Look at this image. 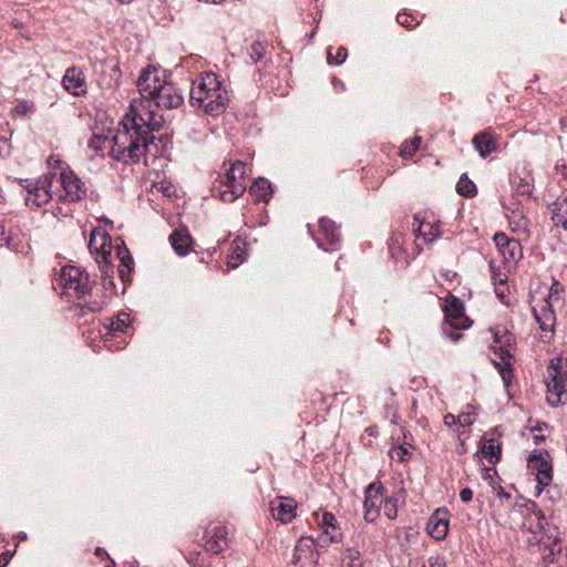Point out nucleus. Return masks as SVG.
<instances>
[{
    "mask_svg": "<svg viewBox=\"0 0 567 567\" xmlns=\"http://www.w3.org/2000/svg\"><path fill=\"white\" fill-rule=\"evenodd\" d=\"M514 338L507 331H503L497 328L494 331V354L495 358L492 359L493 364L498 370L502 379L506 385L511 383L512 379V348H513Z\"/></svg>",
    "mask_w": 567,
    "mask_h": 567,
    "instance_id": "8",
    "label": "nucleus"
},
{
    "mask_svg": "<svg viewBox=\"0 0 567 567\" xmlns=\"http://www.w3.org/2000/svg\"><path fill=\"white\" fill-rule=\"evenodd\" d=\"M473 145L481 157L485 158L496 151L497 141L488 132H482L474 136Z\"/></svg>",
    "mask_w": 567,
    "mask_h": 567,
    "instance_id": "21",
    "label": "nucleus"
},
{
    "mask_svg": "<svg viewBox=\"0 0 567 567\" xmlns=\"http://www.w3.org/2000/svg\"><path fill=\"white\" fill-rule=\"evenodd\" d=\"M493 240L496 245V248H506L511 243V239L504 233H496L493 237Z\"/></svg>",
    "mask_w": 567,
    "mask_h": 567,
    "instance_id": "41",
    "label": "nucleus"
},
{
    "mask_svg": "<svg viewBox=\"0 0 567 567\" xmlns=\"http://www.w3.org/2000/svg\"><path fill=\"white\" fill-rule=\"evenodd\" d=\"M95 252V260L101 265V269L107 274V267H109V258L112 255V250H94Z\"/></svg>",
    "mask_w": 567,
    "mask_h": 567,
    "instance_id": "37",
    "label": "nucleus"
},
{
    "mask_svg": "<svg viewBox=\"0 0 567 567\" xmlns=\"http://www.w3.org/2000/svg\"><path fill=\"white\" fill-rule=\"evenodd\" d=\"M347 56H348V51L343 47L337 48L336 54L332 53V48L328 49V58L327 59H328V63H330V64H332V63L337 64V65L342 64L346 61Z\"/></svg>",
    "mask_w": 567,
    "mask_h": 567,
    "instance_id": "32",
    "label": "nucleus"
},
{
    "mask_svg": "<svg viewBox=\"0 0 567 567\" xmlns=\"http://www.w3.org/2000/svg\"><path fill=\"white\" fill-rule=\"evenodd\" d=\"M11 245V238L6 234L4 226L0 221V248Z\"/></svg>",
    "mask_w": 567,
    "mask_h": 567,
    "instance_id": "44",
    "label": "nucleus"
},
{
    "mask_svg": "<svg viewBox=\"0 0 567 567\" xmlns=\"http://www.w3.org/2000/svg\"><path fill=\"white\" fill-rule=\"evenodd\" d=\"M316 522L323 530L330 543H337L341 539L342 534L337 524V518L332 513L323 512L322 514L313 513Z\"/></svg>",
    "mask_w": 567,
    "mask_h": 567,
    "instance_id": "19",
    "label": "nucleus"
},
{
    "mask_svg": "<svg viewBox=\"0 0 567 567\" xmlns=\"http://www.w3.org/2000/svg\"><path fill=\"white\" fill-rule=\"evenodd\" d=\"M440 223L435 220L434 216L421 218L420 214L415 215L413 230L417 241L416 248H421L422 245H429L440 237Z\"/></svg>",
    "mask_w": 567,
    "mask_h": 567,
    "instance_id": "14",
    "label": "nucleus"
},
{
    "mask_svg": "<svg viewBox=\"0 0 567 567\" xmlns=\"http://www.w3.org/2000/svg\"><path fill=\"white\" fill-rule=\"evenodd\" d=\"M237 239H238V238H236V239L234 240L233 245H235V246H234L233 248L239 249L240 247H239V244H238V240H237Z\"/></svg>",
    "mask_w": 567,
    "mask_h": 567,
    "instance_id": "59",
    "label": "nucleus"
},
{
    "mask_svg": "<svg viewBox=\"0 0 567 567\" xmlns=\"http://www.w3.org/2000/svg\"><path fill=\"white\" fill-rule=\"evenodd\" d=\"M496 254L491 257L489 268H491V278L493 285L495 286V295L501 300L503 305H509V296H508V269L506 267L502 268L499 262L505 264V250H495Z\"/></svg>",
    "mask_w": 567,
    "mask_h": 567,
    "instance_id": "12",
    "label": "nucleus"
},
{
    "mask_svg": "<svg viewBox=\"0 0 567 567\" xmlns=\"http://www.w3.org/2000/svg\"><path fill=\"white\" fill-rule=\"evenodd\" d=\"M561 358H555L547 367V401L551 406H558L566 396L567 371Z\"/></svg>",
    "mask_w": 567,
    "mask_h": 567,
    "instance_id": "9",
    "label": "nucleus"
},
{
    "mask_svg": "<svg viewBox=\"0 0 567 567\" xmlns=\"http://www.w3.org/2000/svg\"><path fill=\"white\" fill-rule=\"evenodd\" d=\"M59 163H60V161H59L58 158H55L54 156H50V157L48 158V164H49L50 166L58 165Z\"/></svg>",
    "mask_w": 567,
    "mask_h": 567,
    "instance_id": "51",
    "label": "nucleus"
},
{
    "mask_svg": "<svg viewBox=\"0 0 567 567\" xmlns=\"http://www.w3.org/2000/svg\"><path fill=\"white\" fill-rule=\"evenodd\" d=\"M309 551L311 554V546L307 544L303 539H299L295 547L293 554V564H299L302 561L305 554Z\"/></svg>",
    "mask_w": 567,
    "mask_h": 567,
    "instance_id": "34",
    "label": "nucleus"
},
{
    "mask_svg": "<svg viewBox=\"0 0 567 567\" xmlns=\"http://www.w3.org/2000/svg\"><path fill=\"white\" fill-rule=\"evenodd\" d=\"M527 509L533 513L538 519H544L545 516L543 512L538 508L535 502H530L526 505Z\"/></svg>",
    "mask_w": 567,
    "mask_h": 567,
    "instance_id": "45",
    "label": "nucleus"
},
{
    "mask_svg": "<svg viewBox=\"0 0 567 567\" xmlns=\"http://www.w3.org/2000/svg\"><path fill=\"white\" fill-rule=\"evenodd\" d=\"M267 47L265 43L256 41L248 49V54L251 63H257L262 60L266 54Z\"/></svg>",
    "mask_w": 567,
    "mask_h": 567,
    "instance_id": "30",
    "label": "nucleus"
},
{
    "mask_svg": "<svg viewBox=\"0 0 567 567\" xmlns=\"http://www.w3.org/2000/svg\"><path fill=\"white\" fill-rule=\"evenodd\" d=\"M406 454H408V450L401 445L394 446L389 451V455H390L391 460L396 461V462H404Z\"/></svg>",
    "mask_w": 567,
    "mask_h": 567,
    "instance_id": "39",
    "label": "nucleus"
},
{
    "mask_svg": "<svg viewBox=\"0 0 567 567\" xmlns=\"http://www.w3.org/2000/svg\"><path fill=\"white\" fill-rule=\"evenodd\" d=\"M87 248H126V246L120 236L112 238L104 228L95 227L91 230Z\"/></svg>",
    "mask_w": 567,
    "mask_h": 567,
    "instance_id": "18",
    "label": "nucleus"
},
{
    "mask_svg": "<svg viewBox=\"0 0 567 567\" xmlns=\"http://www.w3.org/2000/svg\"><path fill=\"white\" fill-rule=\"evenodd\" d=\"M159 190L165 195V196H168L171 197L174 193V190L171 189V186H161Z\"/></svg>",
    "mask_w": 567,
    "mask_h": 567,
    "instance_id": "50",
    "label": "nucleus"
},
{
    "mask_svg": "<svg viewBox=\"0 0 567 567\" xmlns=\"http://www.w3.org/2000/svg\"><path fill=\"white\" fill-rule=\"evenodd\" d=\"M460 498L462 502L464 503H468L472 501L473 498V492L471 488L468 487H465V488H462L461 492H460Z\"/></svg>",
    "mask_w": 567,
    "mask_h": 567,
    "instance_id": "47",
    "label": "nucleus"
},
{
    "mask_svg": "<svg viewBox=\"0 0 567 567\" xmlns=\"http://www.w3.org/2000/svg\"><path fill=\"white\" fill-rule=\"evenodd\" d=\"M130 324V315L122 312L110 323V333L116 334L123 332Z\"/></svg>",
    "mask_w": 567,
    "mask_h": 567,
    "instance_id": "29",
    "label": "nucleus"
},
{
    "mask_svg": "<svg viewBox=\"0 0 567 567\" xmlns=\"http://www.w3.org/2000/svg\"><path fill=\"white\" fill-rule=\"evenodd\" d=\"M137 87L141 99L146 105L155 104L157 109L173 110L178 109L184 103V96L174 83L161 81L154 66L145 68L137 79Z\"/></svg>",
    "mask_w": 567,
    "mask_h": 567,
    "instance_id": "2",
    "label": "nucleus"
},
{
    "mask_svg": "<svg viewBox=\"0 0 567 567\" xmlns=\"http://www.w3.org/2000/svg\"><path fill=\"white\" fill-rule=\"evenodd\" d=\"M319 227L324 236L327 244L334 245L340 237L339 227L336 225V223L327 217H322L319 220Z\"/></svg>",
    "mask_w": 567,
    "mask_h": 567,
    "instance_id": "22",
    "label": "nucleus"
},
{
    "mask_svg": "<svg viewBox=\"0 0 567 567\" xmlns=\"http://www.w3.org/2000/svg\"><path fill=\"white\" fill-rule=\"evenodd\" d=\"M396 21L400 25L408 28V29H412L413 27H415L417 24V21L415 20V18L413 16L404 13V12L399 13L396 16Z\"/></svg>",
    "mask_w": 567,
    "mask_h": 567,
    "instance_id": "38",
    "label": "nucleus"
},
{
    "mask_svg": "<svg viewBox=\"0 0 567 567\" xmlns=\"http://www.w3.org/2000/svg\"><path fill=\"white\" fill-rule=\"evenodd\" d=\"M554 556H555V553H554L553 548L549 549L548 554L543 555L544 559L547 561H550V563L554 561Z\"/></svg>",
    "mask_w": 567,
    "mask_h": 567,
    "instance_id": "49",
    "label": "nucleus"
},
{
    "mask_svg": "<svg viewBox=\"0 0 567 567\" xmlns=\"http://www.w3.org/2000/svg\"><path fill=\"white\" fill-rule=\"evenodd\" d=\"M172 248H192L194 240L187 228L181 227L169 235Z\"/></svg>",
    "mask_w": 567,
    "mask_h": 567,
    "instance_id": "23",
    "label": "nucleus"
},
{
    "mask_svg": "<svg viewBox=\"0 0 567 567\" xmlns=\"http://www.w3.org/2000/svg\"><path fill=\"white\" fill-rule=\"evenodd\" d=\"M130 251L131 250H117V255L121 260L117 271L122 281H126L128 279L132 269L131 266L133 264V258Z\"/></svg>",
    "mask_w": 567,
    "mask_h": 567,
    "instance_id": "25",
    "label": "nucleus"
},
{
    "mask_svg": "<svg viewBox=\"0 0 567 567\" xmlns=\"http://www.w3.org/2000/svg\"><path fill=\"white\" fill-rule=\"evenodd\" d=\"M381 491L382 484L380 482L371 483L365 489L364 519L369 523L374 522L381 511L389 519H395L398 516V499L384 497Z\"/></svg>",
    "mask_w": 567,
    "mask_h": 567,
    "instance_id": "5",
    "label": "nucleus"
},
{
    "mask_svg": "<svg viewBox=\"0 0 567 567\" xmlns=\"http://www.w3.org/2000/svg\"><path fill=\"white\" fill-rule=\"evenodd\" d=\"M33 109V105L32 103L28 102V101H21L19 102L17 105H16V113L18 115H25L27 113H29L31 110Z\"/></svg>",
    "mask_w": 567,
    "mask_h": 567,
    "instance_id": "42",
    "label": "nucleus"
},
{
    "mask_svg": "<svg viewBox=\"0 0 567 567\" xmlns=\"http://www.w3.org/2000/svg\"><path fill=\"white\" fill-rule=\"evenodd\" d=\"M249 192L257 200L267 203L271 197V184L265 178H258L250 186Z\"/></svg>",
    "mask_w": 567,
    "mask_h": 567,
    "instance_id": "24",
    "label": "nucleus"
},
{
    "mask_svg": "<svg viewBox=\"0 0 567 567\" xmlns=\"http://www.w3.org/2000/svg\"><path fill=\"white\" fill-rule=\"evenodd\" d=\"M56 184L60 188L55 192L58 200L74 203L85 196V188L82 181L69 168L61 169L59 176L55 175Z\"/></svg>",
    "mask_w": 567,
    "mask_h": 567,
    "instance_id": "10",
    "label": "nucleus"
},
{
    "mask_svg": "<svg viewBox=\"0 0 567 567\" xmlns=\"http://www.w3.org/2000/svg\"><path fill=\"white\" fill-rule=\"evenodd\" d=\"M189 250H176L179 257H185Z\"/></svg>",
    "mask_w": 567,
    "mask_h": 567,
    "instance_id": "55",
    "label": "nucleus"
},
{
    "mask_svg": "<svg viewBox=\"0 0 567 567\" xmlns=\"http://www.w3.org/2000/svg\"><path fill=\"white\" fill-rule=\"evenodd\" d=\"M247 167L244 162L237 161L230 165L218 184L213 186V195H217L225 203H233L246 190Z\"/></svg>",
    "mask_w": 567,
    "mask_h": 567,
    "instance_id": "4",
    "label": "nucleus"
},
{
    "mask_svg": "<svg viewBox=\"0 0 567 567\" xmlns=\"http://www.w3.org/2000/svg\"><path fill=\"white\" fill-rule=\"evenodd\" d=\"M505 255V264L499 262L498 265L502 266V268L506 267L508 269V272L511 269L516 265L517 260L522 258V250H505L503 252Z\"/></svg>",
    "mask_w": 567,
    "mask_h": 567,
    "instance_id": "33",
    "label": "nucleus"
},
{
    "mask_svg": "<svg viewBox=\"0 0 567 567\" xmlns=\"http://www.w3.org/2000/svg\"><path fill=\"white\" fill-rule=\"evenodd\" d=\"M25 538H27L25 533H21V534L18 535V539L19 540H22V539H25Z\"/></svg>",
    "mask_w": 567,
    "mask_h": 567,
    "instance_id": "58",
    "label": "nucleus"
},
{
    "mask_svg": "<svg viewBox=\"0 0 567 567\" xmlns=\"http://www.w3.org/2000/svg\"><path fill=\"white\" fill-rule=\"evenodd\" d=\"M10 554L9 553H3L1 556H0V567H4L8 565L9 563V559H10Z\"/></svg>",
    "mask_w": 567,
    "mask_h": 567,
    "instance_id": "48",
    "label": "nucleus"
},
{
    "mask_svg": "<svg viewBox=\"0 0 567 567\" xmlns=\"http://www.w3.org/2000/svg\"><path fill=\"white\" fill-rule=\"evenodd\" d=\"M118 2L121 3H124V4H128L131 3L133 0H117Z\"/></svg>",
    "mask_w": 567,
    "mask_h": 567,
    "instance_id": "60",
    "label": "nucleus"
},
{
    "mask_svg": "<svg viewBox=\"0 0 567 567\" xmlns=\"http://www.w3.org/2000/svg\"><path fill=\"white\" fill-rule=\"evenodd\" d=\"M443 422L447 427L458 426L457 416L452 413L445 414Z\"/></svg>",
    "mask_w": 567,
    "mask_h": 567,
    "instance_id": "46",
    "label": "nucleus"
},
{
    "mask_svg": "<svg viewBox=\"0 0 567 567\" xmlns=\"http://www.w3.org/2000/svg\"><path fill=\"white\" fill-rule=\"evenodd\" d=\"M55 179V174L45 175L38 181L29 182L25 181L24 188L28 189V195L25 197L27 206L41 207L47 204L51 198L55 197V192L53 190V183Z\"/></svg>",
    "mask_w": 567,
    "mask_h": 567,
    "instance_id": "11",
    "label": "nucleus"
},
{
    "mask_svg": "<svg viewBox=\"0 0 567 567\" xmlns=\"http://www.w3.org/2000/svg\"><path fill=\"white\" fill-rule=\"evenodd\" d=\"M237 250H234L231 254H228L226 256V264L228 269H234L238 267L241 262H244L246 258V250H241L240 254L236 252Z\"/></svg>",
    "mask_w": 567,
    "mask_h": 567,
    "instance_id": "35",
    "label": "nucleus"
},
{
    "mask_svg": "<svg viewBox=\"0 0 567 567\" xmlns=\"http://www.w3.org/2000/svg\"><path fill=\"white\" fill-rule=\"evenodd\" d=\"M563 292L564 286L558 280H554L550 285L547 298L534 306L533 311L535 319L543 331L551 332L554 330L556 322L555 308L563 305Z\"/></svg>",
    "mask_w": 567,
    "mask_h": 567,
    "instance_id": "7",
    "label": "nucleus"
},
{
    "mask_svg": "<svg viewBox=\"0 0 567 567\" xmlns=\"http://www.w3.org/2000/svg\"><path fill=\"white\" fill-rule=\"evenodd\" d=\"M199 2H210L212 3V0H198Z\"/></svg>",
    "mask_w": 567,
    "mask_h": 567,
    "instance_id": "63",
    "label": "nucleus"
},
{
    "mask_svg": "<svg viewBox=\"0 0 567 567\" xmlns=\"http://www.w3.org/2000/svg\"><path fill=\"white\" fill-rule=\"evenodd\" d=\"M95 554H96L97 556H102L103 554H106V553H105V551H103L101 548H96Z\"/></svg>",
    "mask_w": 567,
    "mask_h": 567,
    "instance_id": "56",
    "label": "nucleus"
},
{
    "mask_svg": "<svg viewBox=\"0 0 567 567\" xmlns=\"http://www.w3.org/2000/svg\"><path fill=\"white\" fill-rule=\"evenodd\" d=\"M519 192L522 194H528L529 193V188H528V185H520V188H519Z\"/></svg>",
    "mask_w": 567,
    "mask_h": 567,
    "instance_id": "53",
    "label": "nucleus"
},
{
    "mask_svg": "<svg viewBox=\"0 0 567 567\" xmlns=\"http://www.w3.org/2000/svg\"><path fill=\"white\" fill-rule=\"evenodd\" d=\"M12 25H13L14 28H19V27L21 25V22H20V21H18V20H13V21H12Z\"/></svg>",
    "mask_w": 567,
    "mask_h": 567,
    "instance_id": "57",
    "label": "nucleus"
},
{
    "mask_svg": "<svg viewBox=\"0 0 567 567\" xmlns=\"http://www.w3.org/2000/svg\"><path fill=\"white\" fill-rule=\"evenodd\" d=\"M296 501L290 497H277L270 503L271 515L276 520L290 523L296 517Z\"/></svg>",
    "mask_w": 567,
    "mask_h": 567,
    "instance_id": "17",
    "label": "nucleus"
},
{
    "mask_svg": "<svg viewBox=\"0 0 567 567\" xmlns=\"http://www.w3.org/2000/svg\"><path fill=\"white\" fill-rule=\"evenodd\" d=\"M528 462L533 464V466L537 467V482L540 486L549 485L551 481V464L550 456L547 451H534L529 457Z\"/></svg>",
    "mask_w": 567,
    "mask_h": 567,
    "instance_id": "16",
    "label": "nucleus"
},
{
    "mask_svg": "<svg viewBox=\"0 0 567 567\" xmlns=\"http://www.w3.org/2000/svg\"><path fill=\"white\" fill-rule=\"evenodd\" d=\"M481 452L489 463H496L499 460L501 446L495 444L494 440H485L482 444Z\"/></svg>",
    "mask_w": 567,
    "mask_h": 567,
    "instance_id": "26",
    "label": "nucleus"
},
{
    "mask_svg": "<svg viewBox=\"0 0 567 567\" xmlns=\"http://www.w3.org/2000/svg\"><path fill=\"white\" fill-rule=\"evenodd\" d=\"M421 137H414L411 142L405 141L401 145L400 154L402 157H411L420 147Z\"/></svg>",
    "mask_w": 567,
    "mask_h": 567,
    "instance_id": "31",
    "label": "nucleus"
},
{
    "mask_svg": "<svg viewBox=\"0 0 567 567\" xmlns=\"http://www.w3.org/2000/svg\"><path fill=\"white\" fill-rule=\"evenodd\" d=\"M470 408L471 411L462 412L457 415L458 427L471 426L475 422L477 414L472 406Z\"/></svg>",
    "mask_w": 567,
    "mask_h": 567,
    "instance_id": "36",
    "label": "nucleus"
},
{
    "mask_svg": "<svg viewBox=\"0 0 567 567\" xmlns=\"http://www.w3.org/2000/svg\"><path fill=\"white\" fill-rule=\"evenodd\" d=\"M343 567H363L362 561H354V564H344Z\"/></svg>",
    "mask_w": 567,
    "mask_h": 567,
    "instance_id": "52",
    "label": "nucleus"
},
{
    "mask_svg": "<svg viewBox=\"0 0 567 567\" xmlns=\"http://www.w3.org/2000/svg\"><path fill=\"white\" fill-rule=\"evenodd\" d=\"M360 557H361V554L359 550L350 548V549H347V551H346L344 560L347 564H354V561H362Z\"/></svg>",
    "mask_w": 567,
    "mask_h": 567,
    "instance_id": "43",
    "label": "nucleus"
},
{
    "mask_svg": "<svg viewBox=\"0 0 567 567\" xmlns=\"http://www.w3.org/2000/svg\"><path fill=\"white\" fill-rule=\"evenodd\" d=\"M551 219L555 227H561L567 230V213H554Z\"/></svg>",
    "mask_w": 567,
    "mask_h": 567,
    "instance_id": "40",
    "label": "nucleus"
},
{
    "mask_svg": "<svg viewBox=\"0 0 567 567\" xmlns=\"http://www.w3.org/2000/svg\"><path fill=\"white\" fill-rule=\"evenodd\" d=\"M58 281L68 295L73 293L76 298H81L89 292V278L78 267L64 266L60 271Z\"/></svg>",
    "mask_w": 567,
    "mask_h": 567,
    "instance_id": "13",
    "label": "nucleus"
},
{
    "mask_svg": "<svg viewBox=\"0 0 567 567\" xmlns=\"http://www.w3.org/2000/svg\"><path fill=\"white\" fill-rule=\"evenodd\" d=\"M163 124V116L150 110L144 100H133L113 136L110 156L125 164L140 162L154 141L152 133L158 132Z\"/></svg>",
    "mask_w": 567,
    "mask_h": 567,
    "instance_id": "1",
    "label": "nucleus"
},
{
    "mask_svg": "<svg viewBox=\"0 0 567 567\" xmlns=\"http://www.w3.org/2000/svg\"><path fill=\"white\" fill-rule=\"evenodd\" d=\"M444 311L442 331L452 342H457L462 338L461 330L468 329L471 320L464 315L463 302L454 296L446 299Z\"/></svg>",
    "mask_w": 567,
    "mask_h": 567,
    "instance_id": "6",
    "label": "nucleus"
},
{
    "mask_svg": "<svg viewBox=\"0 0 567 567\" xmlns=\"http://www.w3.org/2000/svg\"><path fill=\"white\" fill-rule=\"evenodd\" d=\"M427 532L436 540H442L446 537L449 520L445 512H441L440 509L435 511L427 523Z\"/></svg>",
    "mask_w": 567,
    "mask_h": 567,
    "instance_id": "20",
    "label": "nucleus"
},
{
    "mask_svg": "<svg viewBox=\"0 0 567 567\" xmlns=\"http://www.w3.org/2000/svg\"><path fill=\"white\" fill-rule=\"evenodd\" d=\"M227 547V540L221 533L215 534L206 542V548L214 553L219 554Z\"/></svg>",
    "mask_w": 567,
    "mask_h": 567,
    "instance_id": "28",
    "label": "nucleus"
},
{
    "mask_svg": "<svg viewBox=\"0 0 567 567\" xmlns=\"http://www.w3.org/2000/svg\"><path fill=\"white\" fill-rule=\"evenodd\" d=\"M224 0H212V3H215V4H219L221 3Z\"/></svg>",
    "mask_w": 567,
    "mask_h": 567,
    "instance_id": "61",
    "label": "nucleus"
},
{
    "mask_svg": "<svg viewBox=\"0 0 567 567\" xmlns=\"http://www.w3.org/2000/svg\"><path fill=\"white\" fill-rule=\"evenodd\" d=\"M534 441L536 444H538L539 442L544 441V436L543 435H534Z\"/></svg>",
    "mask_w": 567,
    "mask_h": 567,
    "instance_id": "54",
    "label": "nucleus"
},
{
    "mask_svg": "<svg viewBox=\"0 0 567 567\" xmlns=\"http://www.w3.org/2000/svg\"><path fill=\"white\" fill-rule=\"evenodd\" d=\"M189 95L192 105L209 115H219L226 110L227 92L213 72H206L194 81Z\"/></svg>",
    "mask_w": 567,
    "mask_h": 567,
    "instance_id": "3",
    "label": "nucleus"
},
{
    "mask_svg": "<svg viewBox=\"0 0 567 567\" xmlns=\"http://www.w3.org/2000/svg\"><path fill=\"white\" fill-rule=\"evenodd\" d=\"M456 190L460 195L468 198L475 196L477 193L475 184L465 174L460 177L456 184Z\"/></svg>",
    "mask_w": 567,
    "mask_h": 567,
    "instance_id": "27",
    "label": "nucleus"
},
{
    "mask_svg": "<svg viewBox=\"0 0 567 567\" xmlns=\"http://www.w3.org/2000/svg\"><path fill=\"white\" fill-rule=\"evenodd\" d=\"M398 252H399L398 255L401 256V255H403L405 252V250H398Z\"/></svg>",
    "mask_w": 567,
    "mask_h": 567,
    "instance_id": "62",
    "label": "nucleus"
},
{
    "mask_svg": "<svg viewBox=\"0 0 567 567\" xmlns=\"http://www.w3.org/2000/svg\"><path fill=\"white\" fill-rule=\"evenodd\" d=\"M62 85L65 91L74 96H84L87 93L85 75L78 66H70L65 70Z\"/></svg>",
    "mask_w": 567,
    "mask_h": 567,
    "instance_id": "15",
    "label": "nucleus"
}]
</instances>
